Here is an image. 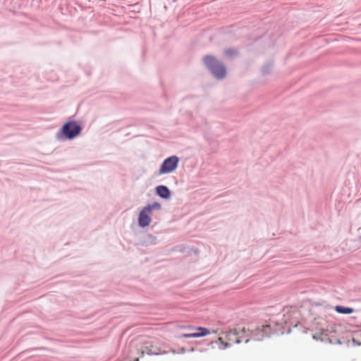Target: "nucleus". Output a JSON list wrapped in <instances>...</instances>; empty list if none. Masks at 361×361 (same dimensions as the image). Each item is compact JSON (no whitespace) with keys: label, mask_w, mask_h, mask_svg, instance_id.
<instances>
[{"label":"nucleus","mask_w":361,"mask_h":361,"mask_svg":"<svg viewBox=\"0 0 361 361\" xmlns=\"http://www.w3.org/2000/svg\"><path fill=\"white\" fill-rule=\"evenodd\" d=\"M225 53H226V55L232 56V55H234V54H236V51L234 50V49H226L225 51Z\"/></svg>","instance_id":"nucleus-11"},{"label":"nucleus","mask_w":361,"mask_h":361,"mask_svg":"<svg viewBox=\"0 0 361 361\" xmlns=\"http://www.w3.org/2000/svg\"><path fill=\"white\" fill-rule=\"evenodd\" d=\"M335 310L340 314H351L354 312V310L351 307H345L340 305L336 306Z\"/></svg>","instance_id":"nucleus-10"},{"label":"nucleus","mask_w":361,"mask_h":361,"mask_svg":"<svg viewBox=\"0 0 361 361\" xmlns=\"http://www.w3.org/2000/svg\"><path fill=\"white\" fill-rule=\"evenodd\" d=\"M81 131L80 126L74 121L66 123L61 129L63 135L68 139H73L80 134Z\"/></svg>","instance_id":"nucleus-5"},{"label":"nucleus","mask_w":361,"mask_h":361,"mask_svg":"<svg viewBox=\"0 0 361 361\" xmlns=\"http://www.w3.org/2000/svg\"><path fill=\"white\" fill-rule=\"evenodd\" d=\"M240 343V341L235 330H228L222 333L221 336L219 337L216 341L219 348L222 350L231 346L234 343Z\"/></svg>","instance_id":"nucleus-2"},{"label":"nucleus","mask_w":361,"mask_h":361,"mask_svg":"<svg viewBox=\"0 0 361 361\" xmlns=\"http://www.w3.org/2000/svg\"><path fill=\"white\" fill-rule=\"evenodd\" d=\"M190 329H192L195 330V332L190 334H184L182 335L183 338H200L202 336H206L210 334V331L204 327H193L189 326Z\"/></svg>","instance_id":"nucleus-7"},{"label":"nucleus","mask_w":361,"mask_h":361,"mask_svg":"<svg viewBox=\"0 0 361 361\" xmlns=\"http://www.w3.org/2000/svg\"><path fill=\"white\" fill-rule=\"evenodd\" d=\"M137 345L140 346V350L142 355L145 353L147 355L155 354L153 351L154 345L149 339L144 337H140L137 340Z\"/></svg>","instance_id":"nucleus-6"},{"label":"nucleus","mask_w":361,"mask_h":361,"mask_svg":"<svg viewBox=\"0 0 361 361\" xmlns=\"http://www.w3.org/2000/svg\"><path fill=\"white\" fill-rule=\"evenodd\" d=\"M161 205L158 202H154L152 204L145 207L142 210L140 213L138 223L141 227H145L150 224L151 223V214L152 209H160Z\"/></svg>","instance_id":"nucleus-3"},{"label":"nucleus","mask_w":361,"mask_h":361,"mask_svg":"<svg viewBox=\"0 0 361 361\" xmlns=\"http://www.w3.org/2000/svg\"><path fill=\"white\" fill-rule=\"evenodd\" d=\"M272 333L271 326L269 324L262 325L255 329V335L257 336L264 337L271 335Z\"/></svg>","instance_id":"nucleus-8"},{"label":"nucleus","mask_w":361,"mask_h":361,"mask_svg":"<svg viewBox=\"0 0 361 361\" xmlns=\"http://www.w3.org/2000/svg\"><path fill=\"white\" fill-rule=\"evenodd\" d=\"M179 159L176 156H171L166 159L161 164L159 174L170 173L174 171L178 164Z\"/></svg>","instance_id":"nucleus-4"},{"label":"nucleus","mask_w":361,"mask_h":361,"mask_svg":"<svg viewBox=\"0 0 361 361\" xmlns=\"http://www.w3.org/2000/svg\"><path fill=\"white\" fill-rule=\"evenodd\" d=\"M157 193L162 198L167 199L170 197V191L167 187L159 185L156 188Z\"/></svg>","instance_id":"nucleus-9"},{"label":"nucleus","mask_w":361,"mask_h":361,"mask_svg":"<svg viewBox=\"0 0 361 361\" xmlns=\"http://www.w3.org/2000/svg\"><path fill=\"white\" fill-rule=\"evenodd\" d=\"M203 61L216 78L221 79L226 75L225 67L214 56H206L203 58Z\"/></svg>","instance_id":"nucleus-1"}]
</instances>
